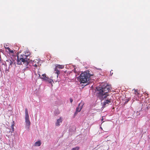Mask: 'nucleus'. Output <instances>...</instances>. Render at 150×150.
I'll return each mask as SVG.
<instances>
[{
  "label": "nucleus",
  "instance_id": "nucleus-1",
  "mask_svg": "<svg viewBox=\"0 0 150 150\" xmlns=\"http://www.w3.org/2000/svg\"><path fill=\"white\" fill-rule=\"evenodd\" d=\"M111 87L110 86L105 84L100 86L97 89L98 92V97L101 100L106 99L109 95L108 93L110 91Z\"/></svg>",
  "mask_w": 150,
  "mask_h": 150
},
{
  "label": "nucleus",
  "instance_id": "nucleus-2",
  "mask_svg": "<svg viewBox=\"0 0 150 150\" xmlns=\"http://www.w3.org/2000/svg\"><path fill=\"white\" fill-rule=\"evenodd\" d=\"M30 54L28 55H21L20 57L17 56V64H24L27 66L29 62Z\"/></svg>",
  "mask_w": 150,
  "mask_h": 150
},
{
  "label": "nucleus",
  "instance_id": "nucleus-3",
  "mask_svg": "<svg viewBox=\"0 0 150 150\" xmlns=\"http://www.w3.org/2000/svg\"><path fill=\"white\" fill-rule=\"evenodd\" d=\"M91 75L87 72H84L81 74L79 80L81 83H86L89 81Z\"/></svg>",
  "mask_w": 150,
  "mask_h": 150
},
{
  "label": "nucleus",
  "instance_id": "nucleus-4",
  "mask_svg": "<svg viewBox=\"0 0 150 150\" xmlns=\"http://www.w3.org/2000/svg\"><path fill=\"white\" fill-rule=\"evenodd\" d=\"M25 122L26 125L28 126V128H29L30 124V122L29 120L28 112L27 108L25 109Z\"/></svg>",
  "mask_w": 150,
  "mask_h": 150
},
{
  "label": "nucleus",
  "instance_id": "nucleus-5",
  "mask_svg": "<svg viewBox=\"0 0 150 150\" xmlns=\"http://www.w3.org/2000/svg\"><path fill=\"white\" fill-rule=\"evenodd\" d=\"M39 77H40V79H42L43 80L47 81L50 83H51L53 81L52 80L50 79L48 77H47L46 74H43L41 77L40 74H39Z\"/></svg>",
  "mask_w": 150,
  "mask_h": 150
},
{
  "label": "nucleus",
  "instance_id": "nucleus-6",
  "mask_svg": "<svg viewBox=\"0 0 150 150\" xmlns=\"http://www.w3.org/2000/svg\"><path fill=\"white\" fill-rule=\"evenodd\" d=\"M14 64V61L12 59V60L8 59L5 62L6 66H8L9 68L11 67H12V65Z\"/></svg>",
  "mask_w": 150,
  "mask_h": 150
},
{
  "label": "nucleus",
  "instance_id": "nucleus-7",
  "mask_svg": "<svg viewBox=\"0 0 150 150\" xmlns=\"http://www.w3.org/2000/svg\"><path fill=\"white\" fill-rule=\"evenodd\" d=\"M111 98H109V97H108L107 99L103 103V107H105L107 104H109L111 102Z\"/></svg>",
  "mask_w": 150,
  "mask_h": 150
},
{
  "label": "nucleus",
  "instance_id": "nucleus-8",
  "mask_svg": "<svg viewBox=\"0 0 150 150\" xmlns=\"http://www.w3.org/2000/svg\"><path fill=\"white\" fill-rule=\"evenodd\" d=\"M62 117H60L59 119H58L55 124V125L56 126H59L60 125L59 123L62 122Z\"/></svg>",
  "mask_w": 150,
  "mask_h": 150
},
{
  "label": "nucleus",
  "instance_id": "nucleus-9",
  "mask_svg": "<svg viewBox=\"0 0 150 150\" xmlns=\"http://www.w3.org/2000/svg\"><path fill=\"white\" fill-rule=\"evenodd\" d=\"M9 51V53L10 54L13 55L14 54V51L13 50H11L10 48L9 47H7L6 48Z\"/></svg>",
  "mask_w": 150,
  "mask_h": 150
},
{
  "label": "nucleus",
  "instance_id": "nucleus-10",
  "mask_svg": "<svg viewBox=\"0 0 150 150\" xmlns=\"http://www.w3.org/2000/svg\"><path fill=\"white\" fill-rule=\"evenodd\" d=\"M32 66L34 67H37L38 66L39 64L38 62H36L35 61H33L32 63Z\"/></svg>",
  "mask_w": 150,
  "mask_h": 150
},
{
  "label": "nucleus",
  "instance_id": "nucleus-11",
  "mask_svg": "<svg viewBox=\"0 0 150 150\" xmlns=\"http://www.w3.org/2000/svg\"><path fill=\"white\" fill-rule=\"evenodd\" d=\"M41 144V142L40 141H38L37 142H36L35 143V146H40Z\"/></svg>",
  "mask_w": 150,
  "mask_h": 150
},
{
  "label": "nucleus",
  "instance_id": "nucleus-12",
  "mask_svg": "<svg viewBox=\"0 0 150 150\" xmlns=\"http://www.w3.org/2000/svg\"><path fill=\"white\" fill-rule=\"evenodd\" d=\"M54 71H55V73L57 74V76H58V75L60 73V71L57 68L55 67L54 69Z\"/></svg>",
  "mask_w": 150,
  "mask_h": 150
},
{
  "label": "nucleus",
  "instance_id": "nucleus-13",
  "mask_svg": "<svg viewBox=\"0 0 150 150\" xmlns=\"http://www.w3.org/2000/svg\"><path fill=\"white\" fill-rule=\"evenodd\" d=\"M56 67L58 69H63L64 67V66L63 65H60L59 64H57V65L56 66Z\"/></svg>",
  "mask_w": 150,
  "mask_h": 150
},
{
  "label": "nucleus",
  "instance_id": "nucleus-14",
  "mask_svg": "<svg viewBox=\"0 0 150 150\" xmlns=\"http://www.w3.org/2000/svg\"><path fill=\"white\" fill-rule=\"evenodd\" d=\"M80 149V147L79 146H76L75 147L72 148L71 150H79Z\"/></svg>",
  "mask_w": 150,
  "mask_h": 150
},
{
  "label": "nucleus",
  "instance_id": "nucleus-15",
  "mask_svg": "<svg viewBox=\"0 0 150 150\" xmlns=\"http://www.w3.org/2000/svg\"><path fill=\"white\" fill-rule=\"evenodd\" d=\"M81 109V108H80L79 107H77L76 108V111H77L78 112H79L80 111Z\"/></svg>",
  "mask_w": 150,
  "mask_h": 150
},
{
  "label": "nucleus",
  "instance_id": "nucleus-16",
  "mask_svg": "<svg viewBox=\"0 0 150 150\" xmlns=\"http://www.w3.org/2000/svg\"><path fill=\"white\" fill-rule=\"evenodd\" d=\"M134 94H135V95H139V93L138 92V90H135V89H134Z\"/></svg>",
  "mask_w": 150,
  "mask_h": 150
},
{
  "label": "nucleus",
  "instance_id": "nucleus-17",
  "mask_svg": "<svg viewBox=\"0 0 150 150\" xmlns=\"http://www.w3.org/2000/svg\"><path fill=\"white\" fill-rule=\"evenodd\" d=\"M11 128H12V132H13L14 131V124H12L11 126Z\"/></svg>",
  "mask_w": 150,
  "mask_h": 150
},
{
  "label": "nucleus",
  "instance_id": "nucleus-18",
  "mask_svg": "<svg viewBox=\"0 0 150 150\" xmlns=\"http://www.w3.org/2000/svg\"><path fill=\"white\" fill-rule=\"evenodd\" d=\"M130 98H128L125 101V103H128V102L130 100Z\"/></svg>",
  "mask_w": 150,
  "mask_h": 150
},
{
  "label": "nucleus",
  "instance_id": "nucleus-19",
  "mask_svg": "<svg viewBox=\"0 0 150 150\" xmlns=\"http://www.w3.org/2000/svg\"><path fill=\"white\" fill-rule=\"evenodd\" d=\"M70 102L71 103H72L73 101V100L71 98H70Z\"/></svg>",
  "mask_w": 150,
  "mask_h": 150
},
{
  "label": "nucleus",
  "instance_id": "nucleus-20",
  "mask_svg": "<svg viewBox=\"0 0 150 150\" xmlns=\"http://www.w3.org/2000/svg\"><path fill=\"white\" fill-rule=\"evenodd\" d=\"M78 112L76 111V112H75L74 114V115L75 116L77 114Z\"/></svg>",
  "mask_w": 150,
  "mask_h": 150
},
{
  "label": "nucleus",
  "instance_id": "nucleus-21",
  "mask_svg": "<svg viewBox=\"0 0 150 150\" xmlns=\"http://www.w3.org/2000/svg\"><path fill=\"white\" fill-rule=\"evenodd\" d=\"M73 71L74 72H76V69H75L74 70H73Z\"/></svg>",
  "mask_w": 150,
  "mask_h": 150
},
{
  "label": "nucleus",
  "instance_id": "nucleus-22",
  "mask_svg": "<svg viewBox=\"0 0 150 150\" xmlns=\"http://www.w3.org/2000/svg\"><path fill=\"white\" fill-rule=\"evenodd\" d=\"M145 94H146V95H147V96H148V93H146Z\"/></svg>",
  "mask_w": 150,
  "mask_h": 150
},
{
  "label": "nucleus",
  "instance_id": "nucleus-23",
  "mask_svg": "<svg viewBox=\"0 0 150 150\" xmlns=\"http://www.w3.org/2000/svg\"><path fill=\"white\" fill-rule=\"evenodd\" d=\"M110 74H111V75H112V74H113V73H111V71H110Z\"/></svg>",
  "mask_w": 150,
  "mask_h": 150
},
{
  "label": "nucleus",
  "instance_id": "nucleus-24",
  "mask_svg": "<svg viewBox=\"0 0 150 150\" xmlns=\"http://www.w3.org/2000/svg\"><path fill=\"white\" fill-rule=\"evenodd\" d=\"M101 120L102 121H103V118H102V119H101Z\"/></svg>",
  "mask_w": 150,
  "mask_h": 150
},
{
  "label": "nucleus",
  "instance_id": "nucleus-25",
  "mask_svg": "<svg viewBox=\"0 0 150 150\" xmlns=\"http://www.w3.org/2000/svg\"><path fill=\"white\" fill-rule=\"evenodd\" d=\"M100 128H101L102 129V128H101V127H100Z\"/></svg>",
  "mask_w": 150,
  "mask_h": 150
}]
</instances>
